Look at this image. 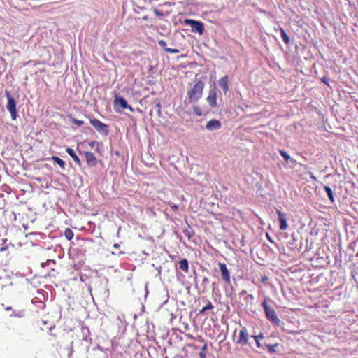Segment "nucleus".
Wrapping results in <instances>:
<instances>
[{
	"label": "nucleus",
	"instance_id": "1",
	"mask_svg": "<svg viewBox=\"0 0 358 358\" xmlns=\"http://www.w3.org/2000/svg\"><path fill=\"white\" fill-rule=\"evenodd\" d=\"M205 83L202 80H196L195 83L188 89L187 99L188 103L197 102L203 95Z\"/></svg>",
	"mask_w": 358,
	"mask_h": 358
},
{
	"label": "nucleus",
	"instance_id": "2",
	"mask_svg": "<svg viewBox=\"0 0 358 358\" xmlns=\"http://www.w3.org/2000/svg\"><path fill=\"white\" fill-rule=\"evenodd\" d=\"M262 306L264 308L266 318L273 325L278 327L280 325V320L277 316L275 310L267 303L266 300L262 303Z\"/></svg>",
	"mask_w": 358,
	"mask_h": 358
},
{
	"label": "nucleus",
	"instance_id": "3",
	"mask_svg": "<svg viewBox=\"0 0 358 358\" xmlns=\"http://www.w3.org/2000/svg\"><path fill=\"white\" fill-rule=\"evenodd\" d=\"M5 94L7 98V100H8L6 108L10 112L12 120H15L17 118V110H16L15 99L11 95V93L10 91L6 90Z\"/></svg>",
	"mask_w": 358,
	"mask_h": 358
},
{
	"label": "nucleus",
	"instance_id": "4",
	"mask_svg": "<svg viewBox=\"0 0 358 358\" xmlns=\"http://www.w3.org/2000/svg\"><path fill=\"white\" fill-rule=\"evenodd\" d=\"M90 122L93 125V127L96 129L98 132L102 133L105 135L108 134V126L101 122L99 120L91 117H90Z\"/></svg>",
	"mask_w": 358,
	"mask_h": 358
},
{
	"label": "nucleus",
	"instance_id": "5",
	"mask_svg": "<svg viewBox=\"0 0 358 358\" xmlns=\"http://www.w3.org/2000/svg\"><path fill=\"white\" fill-rule=\"evenodd\" d=\"M184 24L186 25H190L192 27V32H197L199 34H203L204 26L202 22L192 19H185Z\"/></svg>",
	"mask_w": 358,
	"mask_h": 358
},
{
	"label": "nucleus",
	"instance_id": "6",
	"mask_svg": "<svg viewBox=\"0 0 358 358\" xmlns=\"http://www.w3.org/2000/svg\"><path fill=\"white\" fill-rule=\"evenodd\" d=\"M113 104L117 112H120V110L117 109V106H120L121 109H128L131 112H134V108L131 106L127 103V101L122 96L116 94L113 101Z\"/></svg>",
	"mask_w": 358,
	"mask_h": 358
},
{
	"label": "nucleus",
	"instance_id": "7",
	"mask_svg": "<svg viewBox=\"0 0 358 358\" xmlns=\"http://www.w3.org/2000/svg\"><path fill=\"white\" fill-rule=\"evenodd\" d=\"M218 266L221 272L222 279L227 283H231L230 273L224 263L219 262Z\"/></svg>",
	"mask_w": 358,
	"mask_h": 358
},
{
	"label": "nucleus",
	"instance_id": "8",
	"mask_svg": "<svg viewBox=\"0 0 358 358\" xmlns=\"http://www.w3.org/2000/svg\"><path fill=\"white\" fill-rule=\"evenodd\" d=\"M236 343L241 345H245L248 344V334L245 328H243V329L240 330V331L238 333V338Z\"/></svg>",
	"mask_w": 358,
	"mask_h": 358
},
{
	"label": "nucleus",
	"instance_id": "9",
	"mask_svg": "<svg viewBox=\"0 0 358 358\" xmlns=\"http://www.w3.org/2000/svg\"><path fill=\"white\" fill-rule=\"evenodd\" d=\"M217 92L215 89H211L209 91L208 96L206 99L207 102L211 108H215L217 106Z\"/></svg>",
	"mask_w": 358,
	"mask_h": 358
},
{
	"label": "nucleus",
	"instance_id": "10",
	"mask_svg": "<svg viewBox=\"0 0 358 358\" xmlns=\"http://www.w3.org/2000/svg\"><path fill=\"white\" fill-rule=\"evenodd\" d=\"M221 126L222 124L220 120L213 119L207 122L206 128L209 131H213L220 129Z\"/></svg>",
	"mask_w": 358,
	"mask_h": 358
},
{
	"label": "nucleus",
	"instance_id": "11",
	"mask_svg": "<svg viewBox=\"0 0 358 358\" xmlns=\"http://www.w3.org/2000/svg\"><path fill=\"white\" fill-rule=\"evenodd\" d=\"M85 157L87 164L90 166H95L97 164V159L94 154L91 152H85Z\"/></svg>",
	"mask_w": 358,
	"mask_h": 358
},
{
	"label": "nucleus",
	"instance_id": "12",
	"mask_svg": "<svg viewBox=\"0 0 358 358\" xmlns=\"http://www.w3.org/2000/svg\"><path fill=\"white\" fill-rule=\"evenodd\" d=\"M277 214L279 217L280 229V230H286L288 229V224L287 223L286 215L279 210H277Z\"/></svg>",
	"mask_w": 358,
	"mask_h": 358
},
{
	"label": "nucleus",
	"instance_id": "13",
	"mask_svg": "<svg viewBox=\"0 0 358 358\" xmlns=\"http://www.w3.org/2000/svg\"><path fill=\"white\" fill-rule=\"evenodd\" d=\"M228 76H224L218 80L220 87L222 89L224 93H227L229 90Z\"/></svg>",
	"mask_w": 358,
	"mask_h": 358
},
{
	"label": "nucleus",
	"instance_id": "14",
	"mask_svg": "<svg viewBox=\"0 0 358 358\" xmlns=\"http://www.w3.org/2000/svg\"><path fill=\"white\" fill-rule=\"evenodd\" d=\"M66 152L71 157L74 162L79 166H81V162L77 155L74 152L73 150L71 148L66 149Z\"/></svg>",
	"mask_w": 358,
	"mask_h": 358
},
{
	"label": "nucleus",
	"instance_id": "15",
	"mask_svg": "<svg viewBox=\"0 0 358 358\" xmlns=\"http://www.w3.org/2000/svg\"><path fill=\"white\" fill-rule=\"evenodd\" d=\"M180 268L185 273L189 272V264L187 259H182L179 262Z\"/></svg>",
	"mask_w": 358,
	"mask_h": 358
},
{
	"label": "nucleus",
	"instance_id": "16",
	"mask_svg": "<svg viewBox=\"0 0 358 358\" xmlns=\"http://www.w3.org/2000/svg\"><path fill=\"white\" fill-rule=\"evenodd\" d=\"M280 32L282 37V41L286 45H288L290 42L289 36L286 34L285 29L282 27L280 28Z\"/></svg>",
	"mask_w": 358,
	"mask_h": 358
},
{
	"label": "nucleus",
	"instance_id": "17",
	"mask_svg": "<svg viewBox=\"0 0 358 358\" xmlns=\"http://www.w3.org/2000/svg\"><path fill=\"white\" fill-rule=\"evenodd\" d=\"M52 159L56 162L62 169H65V162L58 157L52 156Z\"/></svg>",
	"mask_w": 358,
	"mask_h": 358
},
{
	"label": "nucleus",
	"instance_id": "18",
	"mask_svg": "<svg viewBox=\"0 0 358 358\" xmlns=\"http://www.w3.org/2000/svg\"><path fill=\"white\" fill-rule=\"evenodd\" d=\"M214 308L213 305L210 301H208V303L206 306H204L201 310H199V315H203L206 311L213 310Z\"/></svg>",
	"mask_w": 358,
	"mask_h": 358
},
{
	"label": "nucleus",
	"instance_id": "19",
	"mask_svg": "<svg viewBox=\"0 0 358 358\" xmlns=\"http://www.w3.org/2000/svg\"><path fill=\"white\" fill-rule=\"evenodd\" d=\"M324 190L327 192V194L329 199H330V201L332 203L334 202V193H333L332 189L328 186H324Z\"/></svg>",
	"mask_w": 358,
	"mask_h": 358
},
{
	"label": "nucleus",
	"instance_id": "20",
	"mask_svg": "<svg viewBox=\"0 0 358 358\" xmlns=\"http://www.w3.org/2000/svg\"><path fill=\"white\" fill-rule=\"evenodd\" d=\"M64 236L67 240L71 241L73 237V231L69 228H66L64 231Z\"/></svg>",
	"mask_w": 358,
	"mask_h": 358
},
{
	"label": "nucleus",
	"instance_id": "21",
	"mask_svg": "<svg viewBox=\"0 0 358 358\" xmlns=\"http://www.w3.org/2000/svg\"><path fill=\"white\" fill-rule=\"evenodd\" d=\"M206 350H207V343H205L203 346L201 348V351L199 352L200 358H206Z\"/></svg>",
	"mask_w": 358,
	"mask_h": 358
},
{
	"label": "nucleus",
	"instance_id": "22",
	"mask_svg": "<svg viewBox=\"0 0 358 358\" xmlns=\"http://www.w3.org/2000/svg\"><path fill=\"white\" fill-rule=\"evenodd\" d=\"M279 152H280V155L283 157L285 161L288 162V161L290 159L289 155L286 151H285L283 150H280Z\"/></svg>",
	"mask_w": 358,
	"mask_h": 358
},
{
	"label": "nucleus",
	"instance_id": "23",
	"mask_svg": "<svg viewBox=\"0 0 358 358\" xmlns=\"http://www.w3.org/2000/svg\"><path fill=\"white\" fill-rule=\"evenodd\" d=\"M252 338H254L255 342H256V344H257V346L258 348H259L261 346V344L259 343V338L260 339H262L264 338V336H263V334H260L259 335H257V336H252Z\"/></svg>",
	"mask_w": 358,
	"mask_h": 358
},
{
	"label": "nucleus",
	"instance_id": "24",
	"mask_svg": "<svg viewBox=\"0 0 358 358\" xmlns=\"http://www.w3.org/2000/svg\"><path fill=\"white\" fill-rule=\"evenodd\" d=\"M71 122L78 127L82 126L84 124V122L83 120H79L78 119H76L74 117L71 118Z\"/></svg>",
	"mask_w": 358,
	"mask_h": 358
},
{
	"label": "nucleus",
	"instance_id": "25",
	"mask_svg": "<svg viewBox=\"0 0 358 358\" xmlns=\"http://www.w3.org/2000/svg\"><path fill=\"white\" fill-rule=\"evenodd\" d=\"M192 109H193V111L194 112V113L197 115V116H201L202 115V113H201V108L197 106H194L192 107Z\"/></svg>",
	"mask_w": 358,
	"mask_h": 358
},
{
	"label": "nucleus",
	"instance_id": "26",
	"mask_svg": "<svg viewBox=\"0 0 358 358\" xmlns=\"http://www.w3.org/2000/svg\"><path fill=\"white\" fill-rule=\"evenodd\" d=\"M278 345V344H275V345H267V348H268V352L271 354L273 353H275V348Z\"/></svg>",
	"mask_w": 358,
	"mask_h": 358
},
{
	"label": "nucleus",
	"instance_id": "27",
	"mask_svg": "<svg viewBox=\"0 0 358 358\" xmlns=\"http://www.w3.org/2000/svg\"><path fill=\"white\" fill-rule=\"evenodd\" d=\"M158 44L164 49L166 51V49H168L169 48L166 47V43L164 40H160L158 42Z\"/></svg>",
	"mask_w": 358,
	"mask_h": 358
},
{
	"label": "nucleus",
	"instance_id": "28",
	"mask_svg": "<svg viewBox=\"0 0 358 358\" xmlns=\"http://www.w3.org/2000/svg\"><path fill=\"white\" fill-rule=\"evenodd\" d=\"M166 52L168 53H178L179 52V50L169 48L168 49H166Z\"/></svg>",
	"mask_w": 358,
	"mask_h": 358
},
{
	"label": "nucleus",
	"instance_id": "29",
	"mask_svg": "<svg viewBox=\"0 0 358 358\" xmlns=\"http://www.w3.org/2000/svg\"><path fill=\"white\" fill-rule=\"evenodd\" d=\"M99 145V143L96 141H91L90 143H89V145L93 148H94L96 145Z\"/></svg>",
	"mask_w": 358,
	"mask_h": 358
},
{
	"label": "nucleus",
	"instance_id": "30",
	"mask_svg": "<svg viewBox=\"0 0 358 358\" xmlns=\"http://www.w3.org/2000/svg\"><path fill=\"white\" fill-rule=\"evenodd\" d=\"M170 206H171V209L174 211V212H176L178 210V206L176 205V204H173V203H170Z\"/></svg>",
	"mask_w": 358,
	"mask_h": 358
},
{
	"label": "nucleus",
	"instance_id": "31",
	"mask_svg": "<svg viewBox=\"0 0 358 358\" xmlns=\"http://www.w3.org/2000/svg\"><path fill=\"white\" fill-rule=\"evenodd\" d=\"M268 280V278L267 276H266V275L262 276V278H261V282L263 284H265Z\"/></svg>",
	"mask_w": 358,
	"mask_h": 358
},
{
	"label": "nucleus",
	"instance_id": "32",
	"mask_svg": "<svg viewBox=\"0 0 358 358\" xmlns=\"http://www.w3.org/2000/svg\"><path fill=\"white\" fill-rule=\"evenodd\" d=\"M322 81L325 83L326 85H329V78L324 76L322 78Z\"/></svg>",
	"mask_w": 358,
	"mask_h": 358
},
{
	"label": "nucleus",
	"instance_id": "33",
	"mask_svg": "<svg viewBox=\"0 0 358 358\" xmlns=\"http://www.w3.org/2000/svg\"><path fill=\"white\" fill-rule=\"evenodd\" d=\"M8 247L7 245L6 246L0 247V252H4L6 250H8Z\"/></svg>",
	"mask_w": 358,
	"mask_h": 358
},
{
	"label": "nucleus",
	"instance_id": "34",
	"mask_svg": "<svg viewBox=\"0 0 358 358\" xmlns=\"http://www.w3.org/2000/svg\"><path fill=\"white\" fill-rule=\"evenodd\" d=\"M16 316L17 317H22L24 316V311H19L17 313L15 314Z\"/></svg>",
	"mask_w": 358,
	"mask_h": 358
},
{
	"label": "nucleus",
	"instance_id": "35",
	"mask_svg": "<svg viewBox=\"0 0 358 358\" xmlns=\"http://www.w3.org/2000/svg\"><path fill=\"white\" fill-rule=\"evenodd\" d=\"M196 339H197L198 341H201V342H202V343H205L203 338L201 336H198L196 337Z\"/></svg>",
	"mask_w": 358,
	"mask_h": 358
},
{
	"label": "nucleus",
	"instance_id": "36",
	"mask_svg": "<svg viewBox=\"0 0 358 358\" xmlns=\"http://www.w3.org/2000/svg\"><path fill=\"white\" fill-rule=\"evenodd\" d=\"M154 13H155L157 15H158V16H161V15H162V14L159 13V11L158 10H157V9H155V10H154Z\"/></svg>",
	"mask_w": 358,
	"mask_h": 358
},
{
	"label": "nucleus",
	"instance_id": "37",
	"mask_svg": "<svg viewBox=\"0 0 358 358\" xmlns=\"http://www.w3.org/2000/svg\"><path fill=\"white\" fill-rule=\"evenodd\" d=\"M310 178H311L313 180H315V181H317V177H316L315 175L312 174V173H311V175H310Z\"/></svg>",
	"mask_w": 358,
	"mask_h": 358
},
{
	"label": "nucleus",
	"instance_id": "38",
	"mask_svg": "<svg viewBox=\"0 0 358 358\" xmlns=\"http://www.w3.org/2000/svg\"><path fill=\"white\" fill-rule=\"evenodd\" d=\"M156 106L158 108V111H159V113H160V107H161L160 103H157V104H156Z\"/></svg>",
	"mask_w": 358,
	"mask_h": 358
},
{
	"label": "nucleus",
	"instance_id": "39",
	"mask_svg": "<svg viewBox=\"0 0 358 358\" xmlns=\"http://www.w3.org/2000/svg\"><path fill=\"white\" fill-rule=\"evenodd\" d=\"M247 294V291H245V290H243L240 293V294H241V295H244V294Z\"/></svg>",
	"mask_w": 358,
	"mask_h": 358
},
{
	"label": "nucleus",
	"instance_id": "40",
	"mask_svg": "<svg viewBox=\"0 0 358 358\" xmlns=\"http://www.w3.org/2000/svg\"><path fill=\"white\" fill-rule=\"evenodd\" d=\"M119 247H120V245H119V244H117V243H115V244L113 245V248H119Z\"/></svg>",
	"mask_w": 358,
	"mask_h": 358
},
{
	"label": "nucleus",
	"instance_id": "41",
	"mask_svg": "<svg viewBox=\"0 0 358 358\" xmlns=\"http://www.w3.org/2000/svg\"><path fill=\"white\" fill-rule=\"evenodd\" d=\"M266 236H267L268 239L271 242H272V240L271 239V236H269L268 234H266Z\"/></svg>",
	"mask_w": 358,
	"mask_h": 358
},
{
	"label": "nucleus",
	"instance_id": "42",
	"mask_svg": "<svg viewBox=\"0 0 358 358\" xmlns=\"http://www.w3.org/2000/svg\"><path fill=\"white\" fill-rule=\"evenodd\" d=\"M206 281H208V278H204L203 282H206Z\"/></svg>",
	"mask_w": 358,
	"mask_h": 358
}]
</instances>
